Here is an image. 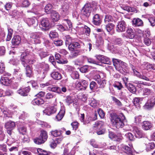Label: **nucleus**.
<instances>
[{"mask_svg": "<svg viewBox=\"0 0 155 155\" xmlns=\"http://www.w3.org/2000/svg\"><path fill=\"white\" fill-rule=\"evenodd\" d=\"M111 124L117 128L123 127L124 125L123 120L116 113H112L110 114Z\"/></svg>", "mask_w": 155, "mask_h": 155, "instance_id": "nucleus-1", "label": "nucleus"}, {"mask_svg": "<svg viewBox=\"0 0 155 155\" xmlns=\"http://www.w3.org/2000/svg\"><path fill=\"white\" fill-rule=\"evenodd\" d=\"M80 44L77 42L73 41L71 44L69 46L68 48L71 51V55L72 58H76L81 54V51L79 49L81 48Z\"/></svg>", "mask_w": 155, "mask_h": 155, "instance_id": "nucleus-2", "label": "nucleus"}, {"mask_svg": "<svg viewBox=\"0 0 155 155\" xmlns=\"http://www.w3.org/2000/svg\"><path fill=\"white\" fill-rule=\"evenodd\" d=\"M28 56H22V55L21 54V60L22 64L25 67V74L27 76L30 77L32 72V68L29 65L26 63L27 62L25 60H27L28 59Z\"/></svg>", "mask_w": 155, "mask_h": 155, "instance_id": "nucleus-3", "label": "nucleus"}, {"mask_svg": "<svg viewBox=\"0 0 155 155\" xmlns=\"http://www.w3.org/2000/svg\"><path fill=\"white\" fill-rule=\"evenodd\" d=\"M93 9V8L91 7L90 4L86 3L84 5L81 9V13L86 17L88 18L91 15Z\"/></svg>", "mask_w": 155, "mask_h": 155, "instance_id": "nucleus-4", "label": "nucleus"}, {"mask_svg": "<svg viewBox=\"0 0 155 155\" xmlns=\"http://www.w3.org/2000/svg\"><path fill=\"white\" fill-rule=\"evenodd\" d=\"M40 28L41 30L46 31L49 30L51 28L50 20L47 18H43L41 21Z\"/></svg>", "mask_w": 155, "mask_h": 155, "instance_id": "nucleus-5", "label": "nucleus"}, {"mask_svg": "<svg viewBox=\"0 0 155 155\" xmlns=\"http://www.w3.org/2000/svg\"><path fill=\"white\" fill-rule=\"evenodd\" d=\"M88 83L87 81L82 80L81 81H77L75 83V87L78 91L85 90L88 87Z\"/></svg>", "mask_w": 155, "mask_h": 155, "instance_id": "nucleus-6", "label": "nucleus"}, {"mask_svg": "<svg viewBox=\"0 0 155 155\" xmlns=\"http://www.w3.org/2000/svg\"><path fill=\"white\" fill-rule=\"evenodd\" d=\"M127 25L124 20H121L118 22L116 31L118 32L125 31L127 28Z\"/></svg>", "mask_w": 155, "mask_h": 155, "instance_id": "nucleus-7", "label": "nucleus"}, {"mask_svg": "<svg viewBox=\"0 0 155 155\" xmlns=\"http://www.w3.org/2000/svg\"><path fill=\"white\" fill-rule=\"evenodd\" d=\"M97 59L101 63L108 65L111 64L110 59L107 57L101 55H98L96 56Z\"/></svg>", "mask_w": 155, "mask_h": 155, "instance_id": "nucleus-8", "label": "nucleus"}, {"mask_svg": "<svg viewBox=\"0 0 155 155\" xmlns=\"http://www.w3.org/2000/svg\"><path fill=\"white\" fill-rule=\"evenodd\" d=\"M26 21L27 23L29 26L32 27L34 28H35L37 26L38 20L35 17L27 18Z\"/></svg>", "mask_w": 155, "mask_h": 155, "instance_id": "nucleus-9", "label": "nucleus"}, {"mask_svg": "<svg viewBox=\"0 0 155 155\" xmlns=\"http://www.w3.org/2000/svg\"><path fill=\"white\" fill-rule=\"evenodd\" d=\"M120 149L121 150L126 153L128 155H133V151L132 149L126 145H120Z\"/></svg>", "mask_w": 155, "mask_h": 155, "instance_id": "nucleus-10", "label": "nucleus"}, {"mask_svg": "<svg viewBox=\"0 0 155 155\" xmlns=\"http://www.w3.org/2000/svg\"><path fill=\"white\" fill-rule=\"evenodd\" d=\"M92 22L96 26H100L102 22L100 15L97 14L94 15L92 17Z\"/></svg>", "mask_w": 155, "mask_h": 155, "instance_id": "nucleus-11", "label": "nucleus"}, {"mask_svg": "<svg viewBox=\"0 0 155 155\" xmlns=\"http://www.w3.org/2000/svg\"><path fill=\"white\" fill-rule=\"evenodd\" d=\"M133 131L135 133L136 137L140 138L144 137L145 134L142 130H140L136 126L133 127Z\"/></svg>", "mask_w": 155, "mask_h": 155, "instance_id": "nucleus-12", "label": "nucleus"}, {"mask_svg": "<svg viewBox=\"0 0 155 155\" xmlns=\"http://www.w3.org/2000/svg\"><path fill=\"white\" fill-rule=\"evenodd\" d=\"M56 111V109L54 106H51L47 107L43 112L45 114L50 116L55 113Z\"/></svg>", "mask_w": 155, "mask_h": 155, "instance_id": "nucleus-13", "label": "nucleus"}, {"mask_svg": "<svg viewBox=\"0 0 155 155\" xmlns=\"http://www.w3.org/2000/svg\"><path fill=\"white\" fill-rule=\"evenodd\" d=\"M30 90V87L28 86L24 88H21L18 91V93L22 96H27Z\"/></svg>", "mask_w": 155, "mask_h": 155, "instance_id": "nucleus-14", "label": "nucleus"}, {"mask_svg": "<svg viewBox=\"0 0 155 155\" xmlns=\"http://www.w3.org/2000/svg\"><path fill=\"white\" fill-rule=\"evenodd\" d=\"M63 138L62 137L60 138H56L54 140L52 139L50 141V146L52 148H55L58 144H59L61 142Z\"/></svg>", "mask_w": 155, "mask_h": 155, "instance_id": "nucleus-15", "label": "nucleus"}, {"mask_svg": "<svg viewBox=\"0 0 155 155\" xmlns=\"http://www.w3.org/2000/svg\"><path fill=\"white\" fill-rule=\"evenodd\" d=\"M131 68L132 70L134 72V74L136 76L142 79L147 81H149V78L141 74L139 72H138L136 69H135L134 68L135 67L133 65H131Z\"/></svg>", "mask_w": 155, "mask_h": 155, "instance_id": "nucleus-16", "label": "nucleus"}, {"mask_svg": "<svg viewBox=\"0 0 155 155\" xmlns=\"http://www.w3.org/2000/svg\"><path fill=\"white\" fill-rule=\"evenodd\" d=\"M70 6L67 3H64L61 8V14L63 15L68 14L69 12Z\"/></svg>", "mask_w": 155, "mask_h": 155, "instance_id": "nucleus-17", "label": "nucleus"}, {"mask_svg": "<svg viewBox=\"0 0 155 155\" xmlns=\"http://www.w3.org/2000/svg\"><path fill=\"white\" fill-rule=\"evenodd\" d=\"M155 104V96L151 97L150 100L146 103L145 107L147 109L153 107Z\"/></svg>", "mask_w": 155, "mask_h": 155, "instance_id": "nucleus-18", "label": "nucleus"}, {"mask_svg": "<svg viewBox=\"0 0 155 155\" xmlns=\"http://www.w3.org/2000/svg\"><path fill=\"white\" fill-rule=\"evenodd\" d=\"M55 57L57 60V62L59 64H65L68 62V61L66 59H63L61 55L59 53H56L55 54Z\"/></svg>", "mask_w": 155, "mask_h": 155, "instance_id": "nucleus-19", "label": "nucleus"}, {"mask_svg": "<svg viewBox=\"0 0 155 155\" xmlns=\"http://www.w3.org/2000/svg\"><path fill=\"white\" fill-rule=\"evenodd\" d=\"M21 38L18 35L14 36L12 40V43L13 46H17L21 42Z\"/></svg>", "mask_w": 155, "mask_h": 155, "instance_id": "nucleus-20", "label": "nucleus"}, {"mask_svg": "<svg viewBox=\"0 0 155 155\" xmlns=\"http://www.w3.org/2000/svg\"><path fill=\"white\" fill-rule=\"evenodd\" d=\"M127 36L130 39H133L135 37V33L134 30L131 28H128L127 30Z\"/></svg>", "mask_w": 155, "mask_h": 155, "instance_id": "nucleus-21", "label": "nucleus"}, {"mask_svg": "<svg viewBox=\"0 0 155 155\" xmlns=\"http://www.w3.org/2000/svg\"><path fill=\"white\" fill-rule=\"evenodd\" d=\"M62 133V131L59 129L52 130L50 132L51 135L54 137H61Z\"/></svg>", "mask_w": 155, "mask_h": 155, "instance_id": "nucleus-22", "label": "nucleus"}, {"mask_svg": "<svg viewBox=\"0 0 155 155\" xmlns=\"http://www.w3.org/2000/svg\"><path fill=\"white\" fill-rule=\"evenodd\" d=\"M0 82L4 85L8 86L11 83L12 80L8 77H2L0 79Z\"/></svg>", "mask_w": 155, "mask_h": 155, "instance_id": "nucleus-23", "label": "nucleus"}, {"mask_svg": "<svg viewBox=\"0 0 155 155\" xmlns=\"http://www.w3.org/2000/svg\"><path fill=\"white\" fill-rule=\"evenodd\" d=\"M51 13V16L52 21L54 22L58 21L60 18V16L58 13L54 10H52Z\"/></svg>", "mask_w": 155, "mask_h": 155, "instance_id": "nucleus-24", "label": "nucleus"}, {"mask_svg": "<svg viewBox=\"0 0 155 155\" xmlns=\"http://www.w3.org/2000/svg\"><path fill=\"white\" fill-rule=\"evenodd\" d=\"M51 77L55 80H59L62 78L61 74L58 71H53L51 73Z\"/></svg>", "mask_w": 155, "mask_h": 155, "instance_id": "nucleus-25", "label": "nucleus"}, {"mask_svg": "<svg viewBox=\"0 0 155 155\" xmlns=\"http://www.w3.org/2000/svg\"><path fill=\"white\" fill-rule=\"evenodd\" d=\"M152 126L151 123L148 121H144L142 122V127L145 130H149Z\"/></svg>", "mask_w": 155, "mask_h": 155, "instance_id": "nucleus-26", "label": "nucleus"}, {"mask_svg": "<svg viewBox=\"0 0 155 155\" xmlns=\"http://www.w3.org/2000/svg\"><path fill=\"white\" fill-rule=\"evenodd\" d=\"M133 25L135 26H142L143 25L142 20L139 18H134L132 21Z\"/></svg>", "mask_w": 155, "mask_h": 155, "instance_id": "nucleus-27", "label": "nucleus"}, {"mask_svg": "<svg viewBox=\"0 0 155 155\" xmlns=\"http://www.w3.org/2000/svg\"><path fill=\"white\" fill-rule=\"evenodd\" d=\"M15 127V122L12 121L10 120L5 123V127L6 129H13Z\"/></svg>", "mask_w": 155, "mask_h": 155, "instance_id": "nucleus-28", "label": "nucleus"}, {"mask_svg": "<svg viewBox=\"0 0 155 155\" xmlns=\"http://www.w3.org/2000/svg\"><path fill=\"white\" fill-rule=\"evenodd\" d=\"M45 101L43 99L37 97L35 98L32 101V103L34 105H39L45 103Z\"/></svg>", "mask_w": 155, "mask_h": 155, "instance_id": "nucleus-29", "label": "nucleus"}, {"mask_svg": "<svg viewBox=\"0 0 155 155\" xmlns=\"http://www.w3.org/2000/svg\"><path fill=\"white\" fill-rule=\"evenodd\" d=\"M75 151L74 150H71L69 151V149L68 147L64 148L63 151V155H74Z\"/></svg>", "mask_w": 155, "mask_h": 155, "instance_id": "nucleus-30", "label": "nucleus"}, {"mask_svg": "<svg viewBox=\"0 0 155 155\" xmlns=\"http://www.w3.org/2000/svg\"><path fill=\"white\" fill-rule=\"evenodd\" d=\"M104 122L101 121H97L95 122L94 124L93 128L96 130L101 129V127L104 125Z\"/></svg>", "mask_w": 155, "mask_h": 155, "instance_id": "nucleus-31", "label": "nucleus"}, {"mask_svg": "<svg viewBox=\"0 0 155 155\" xmlns=\"http://www.w3.org/2000/svg\"><path fill=\"white\" fill-rule=\"evenodd\" d=\"M39 137L45 142L47 140L48 138V135L47 132L43 130H41V133Z\"/></svg>", "mask_w": 155, "mask_h": 155, "instance_id": "nucleus-32", "label": "nucleus"}, {"mask_svg": "<svg viewBox=\"0 0 155 155\" xmlns=\"http://www.w3.org/2000/svg\"><path fill=\"white\" fill-rule=\"evenodd\" d=\"M143 95L144 96H149L153 94V92L152 89L146 87L142 88Z\"/></svg>", "mask_w": 155, "mask_h": 155, "instance_id": "nucleus-33", "label": "nucleus"}, {"mask_svg": "<svg viewBox=\"0 0 155 155\" xmlns=\"http://www.w3.org/2000/svg\"><path fill=\"white\" fill-rule=\"evenodd\" d=\"M127 88L129 91L134 94H135L137 91V88L135 86L132 84L129 83L127 87H126Z\"/></svg>", "mask_w": 155, "mask_h": 155, "instance_id": "nucleus-34", "label": "nucleus"}, {"mask_svg": "<svg viewBox=\"0 0 155 155\" xmlns=\"http://www.w3.org/2000/svg\"><path fill=\"white\" fill-rule=\"evenodd\" d=\"M31 38L34 40V41L35 43H40V41L39 40V34L37 32H35L31 34Z\"/></svg>", "mask_w": 155, "mask_h": 155, "instance_id": "nucleus-35", "label": "nucleus"}, {"mask_svg": "<svg viewBox=\"0 0 155 155\" xmlns=\"http://www.w3.org/2000/svg\"><path fill=\"white\" fill-rule=\"evenodd\" d=\"M112 61L113 65L115 67L117 70H119L120 69V60L117 59L112 58Z\"/></svg>", "mask_w": 155, "mask_h": 155, "instance_id": "nucleus-36", "label": "nucleus"}, {"mask_svg": "<svg viewBox=\"0 0 155 155\" xmlns=\"http://www.w3.org/2000/svg\"><path fill=\"white\" fill-rule=\"evenodd\" d=\"M53 7L52 5L50 3L47 4L44 8L45 11L47 14H49L51 12V10Z\"/></svg>", "mask_w": 155, "mask_h": 155, "instance_id": "nucleus-37", "label": "nucleus"}, {"mask_svg": "<svg viewBox=\"0 0 155 155\" xmlns=\"http://www.w3.org/2000/svg\"><path fill=\"white\" fill-rule=\"evenodd\" d=\"M65 44L66 46L68 47L73 42L72 38L69 35H66L65 36Z\"/></svg>", "mask_w": 155, "mask_h": 155, "instance_id": "nucleus-38", "label": "nucleus"}, {"mask_svg": "<svg viewBox=\"0 0 155 155\" xmlns=\"http://www.w3.org/2000/svg\"><path fill=\"white\" fill-rule=\"evenodd\" d=\"M146 150L147 151H148L153 149L155 147V144L153 142H150L146 144Z\"/></svg>", "mask_w": 155, "mask_h": 155, "instance_id": "nucleus-39", "label": "nucleus"}, {"mask_svg": "<svg viewBox=\"0 0 155 155\" xmlns=\"http://www.w3.org/2000/svg\"><path fill=\"white\" fill-rule=\"evenodd\" d=\"M65 114V111L63 109H61L56 117V119L58 121L61 120Z\"/></svg>", "mask_w": 155, "mask_h": 155, "instance_id": "nucleus-40", "label": "nucleus"}, {"mask_svg": "<svg viewBox=\"0 0 155 155\" xmlns=\"http://www.w3.org/2000/svg\"><path fill=\"white\" fill-rule=\"evenodd\" d=\"M113 86L115 88H116L117 89L120 90L122 88H124V87L120 82L118 81H115L113 84Z\"/></svg>", "mask_w": 155, "mask_h": 155, "instance_id": "nucleus-41", "label": "nucleus"}, {"mask_svg": "<svg viewBox=\"0 0 155 155\" xmlns=\"http://www.w3.org/2000/svg\"><path fill=\"white\" fill-rule=\"evenodd\" d=\"M33 140L35 143L38 145H40L45 143L43 140L39 136L34 138Z\"/></svg>", "mask_w": 155, "mask_h": 155, "instance_id": "nucleus-42", "label": "nucleus"}, {"mask_svg": "<svg viewBox=\"0 0 155 155\" xmlns=\"http://www.w3.org/2000/svg\"><path fill=\"white\" fill-rule=\"evenodd\" d=\"M115 25L113 23H110L105 26V28L107 32H110L114 28Z\"/></svg>", "mask_w": 155, "mask_h": 155, "instance_id": "nucleus-43", "label": "nucleus"}, {"mask_svg": "<svg viewBox=\"0 0 155 155\" xmlns=\"http://www.w3.org/2000/svg\"><path fill=\"white\" fill-rule=\"evenodd\" d=\"M55 97V95L51 92H48L46 94L45 96V99L46 100H51Z\"/></svg>", "mask_w": 155, "mask_h": 155, "instance_id": "nucleus-44", "label": "nucleus"}, {"mask_svg": "<svg viewBox=\"0 0 155 155\" xmlns=\"http://www.w3.org/2000/svg\"><path fill=\"white\" fill-rule=\"evenodd\" d=\"M97 85L96 83L94 81H92L90 84V89L93 91L97 89Z\"/></svg>", "mask_w": 155, "mask_h": 155, "instance_id": "nucleus-45", "label": "nucleus"}, {"mask_svg": "<svg viewBox=\"0 0 155 155\" xmlns=\"http://www.w3.org/2000/svg\"><path fill=\"white\" fill-rule=\"evenodd\" d=\"M13 74L14 75L16 76V77H18V78H21V77L22 76L21 72L20 69H14Z\"/></svg>", "mask_w": 155, "mask_h": 155, "instance_id": "nucleus-46", "label": "nucleus"}, {"mask_svg": "<svg viewBox=\"0 0 155 155\" xmlns=\"http://www.w3.org/2000/svg\"><path fill=\"white\" fill-rule=\"evenodd\" d=\"M111 98H112V101L115 103V104L118 107H121L123 105L121 102L116 97L114 96H112Z\"/></svg>", "mask_w": 155, "mask_h": 155, "instance_id": "nucleus-47", "label": "nucleus"}, {"mask_svg": "<svg viewBox=\"0 0 155 155\" xmlns=\"http://www.w3.org/2000/svg\"><path fill=\"white\" fill-rule=\"evenodd\" d=\"M49 36L51 39H54L58 37V35L57 32L53 31H50Z\"/></svg>", "mask_w": 155, "mask_h": 155, "instance_id": "nucleus-48", "label": "nucleus"}, {"mask_svg": "<svg viewBox=\"0 0 155 155\" xmlns=\"http://www.w3.org/2000/svg\"><path fill=\"white\" fill-rule=\"evenodd\" d=\"M140 100V97H135L133 101V103L136 107H139L140 106L139 102Z\"/></svg>", "mask_w": 155, "mask_h": 155, "instance_id": "nucleus-49", "label": "nucleus"}, {"mask_svg": "<svg viewBox=\"0 0 155 155\" xmlns=\"http://www.w3.org/2000/svg\"><path fill=\"white\" fill-rule=\"evenodd\" d=\"M113 20V18L112 16L109 15H106L105 16L104 19L105 23H108L112 21Z\"/></svg>", "mask_w": 155, "mask_h": 155, "instance_id": "nucleus-50", "label": "nucleus"}, {"mask_svg": "<svg viewBox=\"0 0 155 155\" xmlns=\"http://www.w3.org/2000/svg\"><path fill=\"white\" fill-rule=\"evenodd\" d=\"M71 76L73 79H78L79 78V74L78 71H74L72 72Z\"/></svg>", "mask_w": 155, "mask_h": 155, "instance_id": "nucleus-51", "label": "nucleus"}, {"mask_svg": "<svg viewBox=\"0 0 155 155\" xmlns=\"http://www.w3.org/2000/svg\"><path fill=\"white\" fill-rule=\"evenodd\" d=\"M97 111L100 118L101 119L104 118L105 117V113L103 110L99 108L97 110Z\"/></svg>", "mask_w": 155, "mask_h": 155, "instance_id": "nucleus-52", "label": "nucleus"}, {"mask_svg": "<svg viewBox=\"0 0 155 155\" xmlns=\"http://www.w3.org/2000/svg\"><path fill=\"white\" fill-rule=\"evenodd\" d=\"M65 101L66 103L68 105H69L70 104L72 103L73 102L72 97L70 96H67L65 99Z\"/></svg>", "mask_w": 155, "mask_h": 155, "instance_id": "nucleus-53", "label": "nucleus"}, {"mask_svg": "<svg viewBox=\"0 0 155 155\" xmlns=\"http://www.w3.org/2000/svg\"><path fill=\"white\" fill-rule=\"evenodd\" d=\"M114 42L115 45H120L123 43L122 40L121 38H116L114 40Z\"/></svg>", "mask_w": 155, "mask_h": 155, "instance_id": "nucleus-54", "label": "nucleus"}, {"mask_svg": "<svg viewBox=\"0 0 155 155\" xmlns=\"http://www.w3.org/2000/svg\"><path fill=\"white\" fill-rule=\"evenodd\" d=\"M93 79L96 81L98 84H100L101 82V77L98 74L95 75L93 77Z\"/></svg>", "mask_w": 155, "mask_h": 155, "instance_id": "nucleus-55", "label": "nucleus"}, {"mask_svg": "<svg viewBox=\"0 0 155 155\" xmlns=\"http://www.w3.org/2000/svg\"><path fill=\"white\" fill-rule=\"evenodd\" d=\"M79 123L77 121H74L71 124V125L73 128V130H76L78 128L79 126Z\"/></svg>", "mask_w": 155, "mask_h": 155, "instance_id": "nucleus-56", "label": "nucleus"}, {"mask_svg": "<svg viewBox=\"0 0 155 155\" xmlns=\"http://www.w3.org/2000/svg\"><path fill=\"white\" fill-rule=\"evenodd\" d=\"M90 144L93 147L95 148H98L99 145L97 142L94 139H91L90 141Z\"/></svg>", "mask_w": 155, "mask_h": 155, "instance_id": "nucleus-57", "label": "nucleus"}, {"mask_svg": "<svg viewBox=\"0 0 155 155\" xmlns=\"http://www.w3.org/2000/svg\"><path fill=\"white\" fill-rule=\"evenodd\" d=\"M18 131L20 134L24 135L26 132V128L25 127H20L18 128Z\"/></svg>", "mask_w": 155, "mask_h": 155, "instance_id": "nucleus-58", "label": "nucleus"}, {"mask_svg": "<svg viewBox=\"0 0 155 155\" xmlns=\"http://www.w3.org/2000/svg\"><path fill=\"white\" fill-rule=\"evenodd\" d=\"M125 136L130 141H133L134 139L133 135L131 133L129 132L126 134Z\"/></svg>", "mask_w": 155, "mask_h": 155, "instance_id": "nucleus-59", "label": "nucleus"}, {"mask_svg": "<svg viewBox=\"0 0 155 155\" xmlns=\"http://www.w3.org/2000/svg\"><path fill=\"white\" fill-rule=\"evenodd\" d=\"M48 55V52L45 51H41L39 53V55L41 58H44Z\"/></svg>", "mask_w": 155, "mask_h": 155, "instance_id": "nucleus-60", "label": "nucleus"}, {"mask_svg": "<svg viewBox=\"0 0 155 155\" xmlns=\"http://www.w3.org/2000/svg\"><path fill=\"white\" fill-rule=\"evenodd\" d=\"M83 58L85 59H87L88 62L90 63H92L93 64H98V62L96 61L94 59L91 58H87L86 57H83Z\"/></svg>", "mask_w": 155, "mask_h": 155, "instance_id": "nucleus-61", "label": "nucleus"}, {"mask_svg": "<svg viewBox=\"0 0 155 155\" xmlns=\"http://www.w3.org/2000/svg\"><path fill=\"white\" fill-rule=\"evenodd\" d=\"M96 133L98 135H103L104 134L106 131V130L104 128H102L96 130Z\"/></svg>", "mask_w": 155, "mask_h": 155, "instance_id": "nucleus-62", "label": "nucleus"}, {"mask_svg": "<svg viewBox=\"0 0 155 155\" xmlns=\"http://www.w3.org/2000/svg\"><path fill=\"white\" fill-rule=\"evenodd\" d=\"M51 91L53 92H56L59 94L61 93L60 88L58 87H54L51 88Z\"/></svg>", "mask_w": 155, "mask_h": 155, "instance_id": "nucleus-63", "label": "nucleus"}, {"mask_svg": "<svg viewBox=\"0 0 155 155\" xmlns=\"http://www.w3.org/2000/svg\"><path fill=\"white\" fill-rule=\"evenodd\" d=\"M88 68L87 65H84L81 68L80 71L83 73H85L87 72Z\"/></svg>", "mask_w": 155, "mask_h": 155, "instance_id": "nucleus-64", "label": "nucleus"}]
</instances>
